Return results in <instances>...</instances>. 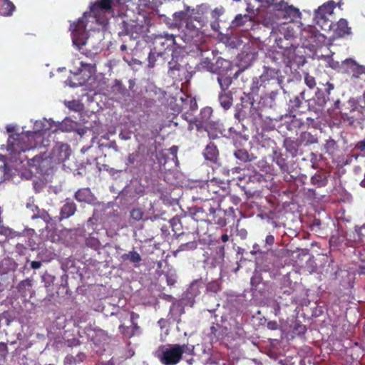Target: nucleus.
Wrapping results in <instances>:
<instances>
[{
	"instance_id": "41",
	"label": "nucleus",
	"mask_w": 365,
	"mask_h": 365,
	"mask_svg": "<svg viewBox=\"0 0 365 365\" xmlns=\"http://www.w3.org/2000/svg\"><path fill=\"white\" fill-rule=\"evenodd\" d=\"M285 145L287 150H289L292 155H295L298 150L299 145L297 142L293 140H286Z\"/></svg>"
},
{
	"instance_id": "46",
	"label": "nucleus",
	"mask_w": 365,
	"mask_h": 365,
	"mask_svg": "<svg viewBox=\"0 0 365 365\" xmlns=\"http://www.w3.org/2000/svg\"><path fill=\"white\" fill-rule=\"evenodd\" d=\"M0 234L11 238L19 235L16 232L13 231L11 229L4 226H0Z\"/></svg>"
},
{
	"instance_id": "20",
	"label": "nucleus",
	"mask_w": 365,
	"mask_h": 365,
	"mask_svg": "<svg viewBox=\"0 0 365 365\" xmlns=\"http://www.w3.org/2000/svg\"><path fill=\"white\" fill-rule=\"evenodd\" d=\"M351 33V28L348 26V22L344 19H340L336 24L334 34L338 37H343Z\"/></svg>"
},
{
	"instance_id": "43",
	"label": "nucleus",
	"mask_w": 365,
	"mask_h": 365,
	"mask_svg": "<svg viewBox=\"0 0 365 365\" xmlns=\"http://www.w3.org/2000/svg\"><path fill=\"white\" fill-rule=\"evenodd\" d=\"M221 289V285L217 281H212L207 284L206 290L207 292L217 293Z\"/></svg>"
},
{
	"instance_id": "54",
	"label": "nucleus",
	"mask_w": 365,
	"mask_h": 365,
	"mask_svg": "<svg viewBox=\"0 0 365 365\" xmlns=\"http://www.w3.org/2000/svg\"><path fill=\"white\" fill-rule=\"evenodd\" d=\"M26 207L32 212L31 215H37L40 210L38 207L33 203H27Z\"/></svg>"
},
{
	"instance_id": "28",
	"label": "nucleus",
	"mask_w": 365,
	"mask_h": 365,
	"mask_svg": "<svg viewBox=\"0 0 365 365\" xmlns=\"http://www.w3.org/2000/svg\"><path fill=\"white\" fill-rule=\"evenodd\" d=\"M283 12V17L284 18H297L300 16V11L297 8H295L292 5H288L287 3L286 6H284V9H282V11Z\"/></svg>"
},
{
	"instance_id": "55",
	"label": "nucleus",
	"mask_w": 365,
	"mask_h": 365,
	"mask_svg": "<svg viewBox=\"0 0 365 365\" xmlns=\"http://www.w3.org/2000/svg\"><path fill=\"white\" fill-rule=\"evenodd\" d=\"M66 344L69 347H74V346H79L81 344V341L78 339L73 338V339H68L66 341Z\"/></svg>"
},
{
	"instance_id": "15",
	"label": "nucleus",
	"mask_w": 365,
	"mask_h": 365,
	"mask_svg": "<svg viewBox=\"0 0 365 365\" xmlns=\"http://www.w3.org/2000/svg\"><path fill=\"white\" fill-rule=\"evenodd\" d=\"M53 152L54 155H56L59 161L64 162L71 155V148L67 144L58 143L56 145Z\"/></svg>"
},
{
	"instance_id": "25",
	"label": "nucleus",
	"mask_w": 365,
	"mask_h": 365,
	"mask_svg": "<svg viewBox=\"0 0 365 365\" xmlns=\"http://www.w3.org/2000/svg\"><path fill=\"white\" fill-rule=\"evenodd\" d=\"M206 184L209 189V191L212 196V200L215 198L216 195H221L222 192L224 191L222 187L218 184V182L215 179H212L210 181H207Z\"/></svg>"
},
{
	"instance_id": "2",
	"label": "nucleus",
	"mask_w": 365,
	"mask_h": 365,
	"mask_svg": "<svg viewBox=\"0 0 365 365\" xmlns=\"http://www.w3.org/2000/svg\"><path fill=\"white\" fill-rule=\"evenodd\" d=\"M87 26V12L78 19L76 22H73L70 26L71 31L73 43L78 47V49L86 45L88 38L86 31Z\"/></svg>"
},
{
	"instance_id": "51",
	"label": "nucleus",
	"mask_w": 365,
	"mask_h": 365,
	"mask_svg": "<svg viewBox=\"0 0 365 365\" xmlns=\"http://www.w3.org/2000/svg\"><path fill=\"white\" fill-rule=\"evenodd\" d=\"M8 354L7 344L4 342H0V359H5Z\"/></svg>"
},
{
	"instance_id": "9",
	"label": "nucleus",
	"mask_w": 365,
	"mask_h": 365,
	"mask_svg": "<svg viewBox=\"0 0 365 365\" xmlns=\"http://www.w3.org/2000/svg\"><path fill=\"white\" fill-rule=\"evenodd\" d=\"M279 71L269 67H264L262 74L259 76L264 88L269 85L276 84L278 81Z\"/></svg>"
},
{
	"instance_id": "60",
	"label": "nucleus",
	"mask_w": 365,
	"mask_h": 365,
	"mask_svg": "<svg viewBox=\"0 0 365 365\" xmlns=\"http://www.w3.org/2000/svg\"><path fill=\"white\" fill-rule=\"evenodd\" d=\"M357 272L359 274L365 275V261L362 262L358 267Z\"/></svg>"
},
{
	"instance_id": "13",
	"label": "nucleus",
	"mask_w": 365,
	"mask_h": 365,
	"mask_svg": "<svg viewBox=\"0 0 365 365\" xmlns=\"http://www.w3.org/2000/svg\"><path fill=\"white\" fill-rule=\"evenodd\" d=\"M195 195H193L194 200H200L203 202H209L212 200L211 195L206 182L202 183L199 187L195 188Z\"/></svg>"
},
{
	"instance_id": "53",
	"label": "nucleus",
	"mask_w": 365,
	"mask_h": 365,
	"mask_svg": "<svg viewBox=\"0 0 365 365\" xmlns=\"http://www.w3.org/2000/svg\"><path fill=\"white\" fill-rule=\"evenodd\" d=\"M81 67H83L84 69H87L90 73H93L96 72V66L95 64L92 63H86L84 62L81 63Z\"/></svg>"
},
{
	"instance_id": "34",
	"label": "nucleus",
	"mask_w": 365,
	"mask_h": 365,
	"mask_svg": "<svg viewBox=\"0 0 365 365\" xmlns=\"http://www.w3.org/2000/svg\"><path fill=\"white\" fill-rule=\"evenodd\" d=\"M170 224L175 235H180L182 234V223L178 217H173L170 220Z\"/></svg>"
},
{
	"instance_id": "62",
	"label": "nucleus",
	"mask_w": 365,
	"mask_h": 365,
	"mask_svg": "<svg viewBox=\"0 0 365 365\" xmlns=\"http://www.w3.org/2000/svg\"><path fill=\"white\" fill-rule=\"evenodd\" d=\"M131 328L132 331H133V335L135 336L140 330V327L138 326V323L136 322H131Z\"/></svg>"
},
{
	"instance_id": "18",
	"label": "nucleus",
	"mask_w": 365,
	"mask_h": 365,
	"mask_svg": "<svg viewBox=\"0 0 365 365\" xmlns=\"http://www.w3.org/2000/svg\"><path fill=\"white\" fill-rule=\"evenodd\" d=\"M311 183L317 187H325L328 183V175L324 171H318L311 178Z\"/></svg>"
},
{
	"instance_id": "19",
	"label": "nucleus",
	"mask_w": 365,
	"mask_h": 365,
	"mask_svg": "<svg viewBox=\"0 0 365 365\" xmlns=\"http://www.w3.org/2000/svg\"><path fill=\"white\" fill-rule=\"evenodd\" d=\"M218 154V150L213 143H210L203 152L205 158L212 163L217 162Z\"/></svg>"
},
{
	"instance_id": "17",
	"label": "nucleus",
	"mask_w": 365,
	"mask_h": 365,
	"mask_svg": "<svg viewBox=\"0 0 365 365\" xmlns=\"http://www.w3.org/2000/svg\"><path fill=\"white\" fill-rule=\"evenodd\" d=\"M228 69L229 68H222L220 69V72L217 73L218 74L217 80L220 86L221 91H227L232 83V79L230 76L222 73L225 70Z\"/></svg>"
},
{
	"instance_id": "49",
	"label": "nucleus",
	"mask_w": 365,
	"mask_h": 365,
	"mask_svg": "<svg viewBox=\"0 0 365 365\" xmlns=\"http://www.w3.org/2000/svg\"><path fill=\"white\" fill-rule=\"evenodd\" d=\"M197 247V242L195 241L189 242L187 243H184L180 245L179 247V251H185V250H192Z\"/></svg>"
},
{
	"instance_id": "11",
	"label": "nucleus",
	"mask_w": 365,
	"mask_h": 365,
	"mask_svg": "<svg viewBox=\"0 0 365 365\" xmlns=\"http://www.w3.org/2000/svg\"><path fill=\"white\" fill-rule=\"evenodd\" d=\"M74 198L79 202L93 204L96 197L88 187L78 189L74 195Z\"/></svg>"
},
{
	"instance_id": "4",
	"label": "nucleus",
	"mask_w": 365,
	"mask_h": 365,
	"mask_svg": "<svg viewBox=\"0 0 365 365\" xmlns=\"http://www.w3.org/2000/svg\"><path fill=\"white\" fill-rule=\"evenodd\" d=\"M113 0H96L90 6V13L101 24H104L107 19H101L103 13L112 11Z\"/></svg>"
},
{
	"instance_id": "39",
	"label": "nucleus",
	"mask_w": 365,
	"mask_h": 365,
	"mask_svg": "<svg viewBox=\"0 0 365 365\" xmlns=\"http://www.w3.org/2000/svg\"><path fill=\"white\" fill-rule=\"evenodd\" d=\"M119 332L125 337L130 339L133 335V331H132L131 327L125 326L124 324H120L118 327Z\"/></svg>"
},
{
	"instance_id": "47",
	"label": "nucleus",
	"mask_w": 365,
	"mask_h": 365,
	"mask_svg": "<svg viewBox=\"0 0 365 365\" xmlns=\"http://www.w3.org/2000/svg\"><path fill=\"white\" fill-rule=\"evenodd\" d=\"M334 8V6L333 3L332 4L329 3L327 4H324L322 6H319L317 10L319 11V14L322 12L327 15H330L332 14Z\"/></svg>"
},
{
	"instance_id": "10",
	"label": "nucleus",
	"mask_w": 365,
	"mask_h": 365,
	"mask_svg": "<svg viewBox=\"0 0 365 365\" xmlns=\"http://www.w3.org/2000/svg\"><path fill=\"white\" fill-rule=\"evenodd\" d=\"M204 209L207 208V215L211 217L210 220L221 227L225 226L227 224L226 219L225 218V212L221 209H217L211 206L207 207L204 205Z\"/></svg>"
},
{
	"instance_id": "3",
	"label": "nucleus",
	"mask_w": 365,
	"mask_h": 365,
	"mask_svg": "<svg viewBox=\"0 0 365 365\" xmlns=\"http://www.w3.org/2000/svg\"><path fill=\"white\" fill-rule=\"evenodd\" d=\"M33 148L34 145L29 142L28 135L16 134L8 139L7 150L14 155H19Z\"/></svg>"
},
{
	"instance_id": "42",
	"label": "nucleus",
	"mask_w": 365,
	"mask_h": 365,
	"mask_svg": "<svg viewBox=\"0 0 365 365\" xmlns=\"http://www.w3.org/2000/svg\"><path fill=\"white\" fill-rule=\"evenodd\" d=\"M144 212L140 208H133L130 211V218L135 221H139L143 218Z\"/></svg>"
},
{
	"instance_id": "29",
	"label": "nucleus",
	"mask_w": 365,
	"mask_h": 365,
	"mask_svg": "<svg viewBox=\"0 0 365 365\" xmlns=\"http://www.w3.org/2000/svg\"><path fill=\"white\" fill-rule=\"evenodd\" d=\"M1 10L0 15L4 16H11L16 7L10 0H2Z\"/></svg>"
},
{
	"instance_id": "21",
	"label": "nucleus",
	"mask_w": 365,
	"mask_h": 365,
	"mask_svg": "<svg viewBox=\"0 0 365 365\" xmlns=\"http://www.w3.org/2000/svg\"><path fill=\"white\" fill-rule=\"evenodd\" d=\"M212 115V109L211 107L203 108L198 117L199 125L201 127L207 126L210 124V118Z\"/></svg>"
},
{
	"instance_id": "40",
	"label": "nucleus",
	"mask_w": 365,
	"mask_h": 365,
	"mask_svg": "<svg viewBox=\"0 0 365 365\" xmlns=\"http://www.w3.org/2000/svg\"><path fill=\"white\" fill-rule=\"evenodd\" d=\"M307 331V327L305 325L296 322L292 327V332L297 335H303Z\"/></svg>"
},
{
	"instance_id": "27",
	"label": "nucleus",
	"mask_w": 365,
	"mask_h": 365,
	"mask_svg": "<svg viewBox=\"0 0 365 365\" xmlns=\"http://www.w3.org/2000/svg\"><path fill=\"white\" fill-rule=\"evenodd\" d=\"M299 140L300 143L304 145H309L318 143L317 137L309 132H302L300 134Z\"/></svg>"
},
{
	"instance_id": "52",
	"label": "nucleus",
	"mask_w": 365,
	"mask_h": 365,
	"mask_svg": "<svg viewBox=\"0 0 365 365\" xmlns=\"http://www.w3.org/2000/svg\"><path fill=\"white\" fill-rule=\"evenodd\" d=\"M244 18L247 19L249 18V16L247 15H245V16H242L241 14L237 15L233 21V24L235 26H242L245 24V21L243 20Z\"/></svg>"
},
{
	"instance_id": "56",
	"label": "nucleus",
	"mask_w": 365,
	"mask_h": 365,
	"mask_svg": "<svg viewBox=\"0 0 365 365\" xmlns=\"http://www.w3.org/2000/svg\"><path fill=\"white\" fill-rule=\"evenodd\" d=\"M354 149L356 150H359L360 152H365V139L359 141L356 144Z\"/></svg>"
},
{
	"instance_id": "37",
	"label": "nucleus",
	"mask_w": 365,
	"mask_h": 365,
	"mask_svg": "<svg viewBox=\"0 0 365 365\" xmlns=\"http://www.w3.org/2000/svg\"><path fill=\"white\" fill-rule=\"evenodd\" d=\"M221 328V325L219 324H213L211 327H210V339L212 341H213L214 339L215 340H218L220 338H221L222 336V334H221V333L220 332L219 329Z\"/></svg>"
},
{
	"instance_id": "8",
	"label": "nucleus",
	"mask_w": 365,
	"mask_h": 365,
	"mask_svg": "<svg viewBox=\"0 0 365 365\" xmlns=\"http://www.w3.org/2000/svg\"><path fill=\"white\" fill-rule=\"evenodd\" d=\"M308 101L305 98V91H303L289 101V109L292 112L304 113V110L309 106Z\"/></svg>"
},
{
	"instance_id": "26",
	"label": "nucleus",
	"mask_w": 365,
	"mask_h": 365,
	"mask_svg": "<svg viewBox=\"0 0 365 365\" xmlns=\"http://www.w3.org/2000/svg\"><path fill=\"white\" fill-rule=\"evenodd\" d=\"M314 19L316 21V24L319 25L322 29H326V27H331V23L327 19V15L324 13L322 12L319 14V11L317 10L315 12Z\"/></svg>"
},
{
	"instance_id": "58",
	"label": "nucleus",
	"mask_w": 365,
	"mask_h": 365,
	"mask_svg": "<svg viewBox=\"0 0 365 365\" xmlns=\"http://www.w3.org/2000/svg\"><path fill=\"white\" fill-rule=\"evenodd\" d=\"M222 13H223V9H222L215 8L212 11V16L214 19H218V17L220 16H221L222 14Z\"/></svg>"
},
{
	"instance_id": "14",
	"label": "nucleus",
	"mask_w": 365,
	"mask_h": 365,
	"mask_svg": "<svg viewBox=\"0 0 365 365\" xmlns=\"http://www.w3.org/2000/svg\"><path fill=\"white\" fill-rule=\"evenodd\" d=\"M343 63L347 66V68L352 73L351 78H359L360 75L364 74L365 67L359 65L354 60L351 58L346 59Z\"/></svg>"
},
{
	"instance_id": "24",
	"label": "nucleus",
	"mask_w": 365,
	"mask_h": 365,
	"mask_svg": "<svg viewBox=\"0 0 365 365\" xmlns=\"http://www.w3.org/2000/svg\"><path fill=\"white\" fill-rule=\"evenodd\" d=\"M292 35L289 34H284V39L282 38H278L276 40V43L277 46L281 48L284 49L285 51L289 50L290 48H294V45L292 42Z\"/></svg>"
},
{
	"instance_id": "23",
	"label": "nucleus",
	"mask_w": 365,
	"mask_h": 365,
	"mask_svg": "<svg viewBox=\"0 0 365 365\" xmlns=\"http://www.w3.org/2000/svg\"><path fill=\"white\" fill-rule=\"evenodd\" d=\"M19 292L24 297L31 294L32 292V282L29 279L22 280L19 282L17 287Z\"/></svg>"
},
{
	"instance_id": "35",
	"label": "nucleus",
	"mask_w": 365,
	"mask_h": 365,
	"mask_svg": "<svg viewBox=\"0 0 365 365\" xmlns=\"http://www.w3.org/2000/svg\"><path fill=\"white\" fill-rule=\"evenodd\" d=\"M86 245L95 250H98L101 247V244L99 240L93 235H90L86 238Z\"/></svg>"
},
{
	"instance_id": "6",
	"label": "nucleus",
	"mask_w": 365,
	"mask_h": 365,
	"mask_svg": "<svg viewBox=\"0 0 365 365\" xmlns=\"http://www.w3.org/2000/svg\"><path fill=\"white\" fill-rule=\"evenodd\" d=\"M199 67L211 73H218L222 68H230L231 63L221 57L218 58L215 63H212L208 58H204L200 62Z\"/></svg>"
},
{
	"instance_id": "59",
	"label": "nucleus",
	"mask_w": 365,
	"mask_h": 365,
	"mask_svg": "<svg viewBox=\"0 0 365 365\" xmlns=\"http://www.w3.org/2000/svg\"><path fill=\"white\" fill-rule=\"evenodd\" d=\"M265 242L269 246L273 245V244L274 243V237L272 235H267L265 238Z\"/></svg>"
},
{
	"instance_id": "31",
	"label": "nucleus",
	"mask_w": 365,
	"mask_h": 365,
	"mask_svg": "<svg viewBox=\"0 0 365 365\" xmlns=\"http://www.w3.org/2000/svg\"><path fill=\"white\" fill-rule=\"evenodd\" d=\"M234 155L235 156L236 158H237L238 160H240V161H242L243 163L250 162L254 158H255L253 156V155H250L248 153V152L244 149L237 150L235 152Z\"/></svg>"
},
{
	"instance_id": "48",
	"label": "nucleus",
	"mask_w": 365,
	"mask_h": 365,
	"mask_svg": "<svg viewBox=\"0 0 365 365\" xmlns=\"http://www.w3.org/2000/svg\"><path fill=\"white\" fill-rule=\"evenodd\" d=\"M304 83L310 89L314 88L317 84L315 78L307 73L304 74Z\"/></svg>"
},
{
	"instance_id": "61",
	"label": "nucleus",
	"mask_w": 365,
	"mask_h": 365,
	"mask_svg": "<svg viewBox=\"0 0 365 365\" xmlns=\"http://www.w3.org/2000/svg\"><path fill=\"white\" fill-rule=\"evenodd\" d=\"M30 265L32 269H37L41 267L42 264L40 261H32L31 262Z\"/></svg>"
},
{
	"instance_id": "32",
	"label": "nucleus",
	"mask_w": 365,
	"mask_h": 365,
	"mask_svg": "<svg viewBox=\"0 0 365 365\" xmlns=\"http://www.w3.org/2000/svg\"><path fill=\"white\" fill-rule=\"evenodd\" d=\"M77 123L73 120L66 118L59 125L58 128L63 132H71L75 130Z\"/></svg>"
},
{
	"instance_id": "57",
	"label": "nucleus",
	"mask_w": 365,
	"mask_h": 365,
	"mask_svg": "<svg viewBox=\"0 0 365 365\" xmlns=\"http://www.w3.org/2000/svg\"><path fill=\"white\" fill-rule=\"evenodd\" d=\"M267 327L270 330H277L279 328V324L276 321H269L267 322Z\"/></svg>"
},
{
	"instance_id": "12",
	"label": "nucleus",
	"mask_w": 365,
	"mask_h": 365,
	"mask_svg": "<svg viewBox=\"0 0 365 365\" xmlns=\"http://www.w3.org/2000/svg\"><path fill=\"white\" fill-rule=\"evenodd\" d=\"M77 210L76 205L69 200H66V202L61 208L60 215L58 217L59 221L68 219L73 216Z\"/></svg>"
},
{
	"instance_id": "45",
	"label": "nucleus",
	"mask_w": 365,
	"mask_h": 365,
	"mask_svg": "<svg viewBox=\"0 0 365 365\" xmlns=\"http://www.w3.org/2000/svg\"><path fill=\"white\" fill-rule=\"evenodd\" d=\"M287 2L284 0H270L269 6H273L274 9L281 11L284 9Z\"/></svg>"
},
{
	"instance_id": "5",
	"label": "nucleus",
	"mask_w": 365,
	"mask_h": 365,
	"mask_svg": "<svg viewBox=\"0 0 365 365\" xmlns=\"http://www.w3.org/2000/svg\"><path fill=\"white\" fill-rule=\"evenodd\" d=\"M120 31L118 32L120 36H129L131 38H138L144 32L145 26L143 24L135 21H122L120 24Z\"/></svg>"
},
{
	"instance_id": "50",
	"label": "nucleus",
	"mask_w": 365,
	"mask_h": 365,
	"mask_svg": "<svg viewBox=\"0 0 365 365\" xmlns=\"http://www.w3.org/2000/svg\"><path fill=\"white\" fill-rule=\"evenodd\" d=\"M156 56H158L157 55V53L154 51H151L149 53V56H148V66L150 68H153L155 66V61H156Z\"/></svg>"
},
{
	"instance_id": "1",
	"label": "nucleus",
	"mask_w": 365,
	"mask_h": 365,
	"mask_svg": "<svg viewBox=\"0 0 365 365\" xmlns=\"http://www.w3.org/2000/svg\"><path fill=\"white\" fill-rule=\"evenodd\" d=\"M185 348H187L186 344L161 345L156 351L155 356L163 365H176L181 361Z\"/></svg>"
},
{
	"instance_id": "16",
	"label": "nucleus",
	"mask_w": 365,
	"mask_h": 365,
	"mask_svg": "<svg viewBox=\"0 0 365 365\" xmlns=\"http://www.w3.org/2000/svg\"><path fill=\"white\" fill-rule=\"evenodd\" d=\"M121 259L123 262H128L135 267H138L142 261V257L140 254L135 250L128 252V253L123 254Z\"/></svg>"
},
{
	"instance_id": "36",
	"label": "nucleus",
	"mask_w": 365,
	"mask_h": 365,
	"mask_svg": "<svg viewBox=\"0 0 365 365\" xmlns=\"http://www.w3.org/2000/svg\"><path fill=\"white\" fill-rule=\"evenodd\" d=\"M261 88H264V84L262 83L261 78H254L252 81V84L250 86V91L252 94L257 95L259 93V91Z\"/></svg>"
},
{
	"instance_id": "30",
	"label": "nucleus",
	"mask_w": 365,
	"mask_h": 365,
	"mask_svg": "<svg viewBox=\"0 0 365 365\" xmlns=\"http://www.w3.org/2000/svg\"><path fill=\"white\" fill-rule=\"evenodd\" d=\"M274 161L279 165L280 169L283 172H287L289 170V166L287 163L286 158L283 157V155L280 153L274 152Z\"/></svg>"
},
{
	"instance_id": "63",
	"label": "nucleus",
	"mask_w": 365,
	"mask_h": 365,
	"mask_svg": "<svg viewBox=\"0 0 365 365\" xmlns=\"http://www.w3.org/2000/svg\"><path fill=\"white\" fill-rule=\"evenodd\" d=\"M319 93H317V104L319 106H324L326 103H327V99L324 96H323L322 98H320L319 96Z\"/></svg>"
},
{
	"instance_id": "33",
	"label": "nucleus",
	"mask_w": 365,
	"mask_h": 365,
	"mask_svg": "<svg viewBox=\"0 0 365 365\" xmlns=\"http://www.w3.org/2000/svg\"><path fill=\"white\" fill-rule=\"evenodd\" d=\"M112 91L116 94H120L123 96L128 95V91L123 85L122 82L119 80H115L113 85L111 87Z\"/></svg>"
},
{
	"instance_id": "22",
	"label": "nucleus",
	"mask_w": 365,
	"mask_h": 365,
	"mask_svg": "<svg viewBox=\"0 0 365 365\" xmlns=\"http://www.w3.org/2000/svg\"><path fill=\"white\" fill-rule=\"evenodd\" d=\"M220 106L225 109L228 110L232 105V95L230 91H221L218 96Z\"/></svg>"
},
{
	"instance_id": "38",
	"label": "nucleus",
	"mask_w": 365,
	"mask_h": 365,
	"mask_svg": "<svg viewBox=\"0 0 365 365\" xmlns=\"http://www.w3.org/2000/svg\"><path fill=\"white\" fill-rule=\"evenodd\" d=\"M31 218L32 220L41 218L46 223L50 222L51 220V217H50L48 212L43 209H42V210L40 209L39 212H38V215H31Z\"/></svg>"
},
{
	"instance_id": "44",
	"label": "nucleus",
	"mask_w": 365,
	"mask_h": 365,
	"mask_svg": "<svg viewBox=\"0 0 365 365\" xmlns=\"http://www.w3.org/2000/svg\"><path fill=\"white\" fill-rule=\"evenodd\" d=\"M140 157L139 152L130 153L127 158L126 165L133 167L135 163L137 162Z\"/></svg>"
},
{
	"instance_id": "64",
	"label": "nucleus",
	"mask_w": 365,
	"mask_h": 365,
	"mask_svg": "<svg viewBox=\"0 0 365 365\" xmlns=\"http://www.w3.org/2000/svg\"><path fill=\"white\" fill-rule=\"evenodd\" d=\"M166 282L168 285L173 286L175 283V279L173 278L172 276L167 275L166 276Z\"/></svg>"
},
{
	"instance_id": "7",
	"label": "nucleus",
	"mask_w": 365,
	"mask_h": 365,
	"mask_svg": "<svg viewBox=\"0 0 365 365\" xmlns=\"http://www.w3.org/2000/svg\"><path fill=\"white\" fill-rule=\"evenodd\" d=\"M175 43V38L173 35L166 36H158L153 39V51L157 53L158 56H162L164 51L171 47Z\"/></svg>"
}]
</instances>
